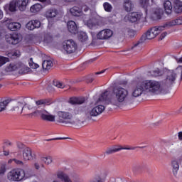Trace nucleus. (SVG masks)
<instances>
[{"label":"nucleus","mask_w":182,"mask_h":182,"mask_svg":"<svg viewBox=\"0 0 182 182\" xmlns=\"http://www.w3.org/2000/svg\"><path fill=\"white\" fill-rule=\"evenodd\" d=\"M142 82L146 94L159 95V93H163V85H161V82L154 80H147Z\"/></svg>","instance_id":"20e7f679"},{"label":"nucleus","mask_w":182,"mask_h":182,"mask_svg":"<svg viewBox=\"0 0 182 182\" xmlns=\"http://www.w3.org/2000/svg\"><path fill=\"white\" fill-rule=\"evenodd\" d=\"M5 171H6V169L4 168V166L1 167V168H0V174L1 175L5 174Z\"/></svg>","instance_id":"5fc2aeb1"},{"label":"nucleus","mask_w":182,"mask_h":182,"mask_svg":"<svg viewBox=\"0 0 182 182\" xmlns=\"http://www.w3.org/2000/svg\"><path fill=\"white\" fill-rule=\"evenodd\" d=\"M70 12L73 16H80V15H82V9L77 6H74L70 9Z\"/></svg>","instance_id":"cd10ccee"},{"label":"nucleus","mask_w":182,"mask_h":182,"mask_svg":"<svg viewBox=\"0 0 182 182\" xmlns=\"http://www.w3.org/2000/svg\"><path fill=\"white\" fill-rule=\"evenodd\" d=\"M11 112H21V113H22V112H23V107L22 106V103L18 102L17 104H16L14 108L11 109Z\"/></svg>","instance_id":"72a5a7b5"},{"label":"nucleus","mask_w":182,"mask_h":182,"mask_svg":"<svg viewBox=\"0 0 182 182\" xmlns=\"http://www.w3.org/2000/svg\"><path fill=\"white\" fill-rule=\"evenodd\" d=\"M22 41V36L19 34L14 33L10 37L6 38V42L10 45H18Z\"/></svg>","instance_id":"ddd939ff"},{"label":"nucleus","mask_w":182,"mask_h":182,"mask_svg":"<svg viewBox=\"0 0 182 182\" xmlns=\"http://www.w3.org/2000/svg\"><path fill=\"white\" fill-rule=\"evenodd\" d=\"M42 161H43L46 164H52V157L46 156L41 158Z\"/></svg>","instance_id":"58836bf2"},{"label":"nucleus","mask_w":182,"mask_h":182,"mask_svg":"<svg viewBox=\"0 0 182 182\" xmlns=\"http://www.w3.org/2000/svg\"><path fill=\"white\" fill-rule=\"evenodd\" d=\"M87 26H88V28H90V29H93V28H96V23H94L92 20H89L87 22Z\"/></svg>","instance_id":"37998d69"},{"label":"nucleus","mask_w":182,"mask_h":182,"mask_svg":"<svg viewBox=\"0 0 182 182\" xmlns=\"http://www.w3.org/2000/svg\"><path fill=\"white\" fill-rule=\"evenodd\" d=\"M177 25H182V17H179L176 19Z\"/></svg>","instance_id":"6e6d98bb"},{"label":"nucleus","mask_w":182,"mask_h":182,"mask_svg":"<svg viewBox=\"0 0 182 182\" xmlns=\"http://www.w3.org/2000/svg\"><path fill=\"white\" fill-rule=\"evenodd\" d=\"M78 39L80 42H86V41H87V34L83 31L80 32Z\"/></svg>","instance_id":"f704fd0d"},{"label":"nucleus","mask_w":182,"mask_h":182,"mask_svg":"<svg viewBox=\"0 0 182 182\" xmlns=\"http://www.w3.org/2000/svg\"><path fill=\"white\" fill-rule=\"evenodd\" d=\"M42 8H43L42 4H36L33 5V6H31V7L30 8V11L33 14H36V13L39 12L42 9Z\"/></svg>","instance_id":"c85d7f7f"},{"label":"nucleus","mask_w":182,"mask_h":182,"mask_svg":"<svg viewBox=\"0 0 182 182\" xmlns=\"http://www.w3.org/2000/svg\"><path fill=\"white\" fill-rule=\"evenodd\" d=\"M171 166L173 168V174L175 177H177V174L178 173V170L180 168V164H178V161L174 159L171 161Z\"/></svg>","instance_id":"b1692460"},{"label":"nucleus","mask_w":182,"mask_h":182,"mask_svg":"<svg viewBox=\"0 0 182 182\" xmlns=\"http://www.w3.org/2000/svg\"><path fill=\"white\" fill-rule=\"evenodd\" d=\"M147 95L146 92V88L144 87V84L142 82H139L136 84V87L134 89V91L132 92V96L134 97H139V96H141V95Z\"/></svg>","instance_id":"9b49d317"},{"label":"nucleus","mask_w":182,"mask_h":182,"mask_svg":"<svg viewBox=\"0 0 182 182\" xmlns=\"http://www.w3.org/2000/svg\"><path fill=\"white\" fill-rule=\"evenodd\" d=\"M28 65L31 69H38V68H39V65L33 63V60L32 58H30Z\"/></svg>","instance_id":"e433bc0d"},{"label":"nucleus","mask_w":182,"mask_h":182,"mask_svg":"<svg viewBox=\"0 0 182 182\" xmlns=\"http://www.w3.org/2000/svg\"><path fill=\"white\" fill-rule=\"evenodd\" d=\"M148 76H151L152 77H157V76H161V72L159 68H156V70L153 71L148 72Z\"/></svg>","instance_id":"473e14b6"},{"label":"nucleus","mask_w":182,"mask_h":182,"mask_svg":"<svg viewBox=\"0 0 182 182\" xmlns=\"http://www.w3.org/2000/svg\"><path fill=\"white\" fill-rule=\"evenodd\" d=\"M6 144H7L8 146H11L12 144L11 142H6Z\"/></svg>","instance_id":"338daca9"},{"label":"nucleus","mask_w":182,"mask_h":182,"mask_svg":"<svg viewBox=\"0 0 182 182\" xmlns=\"http://www.w3.org/2000/svg\"><path fill=\"white\" fill-rule=\"evenodd\" d=\"M57 177L58 179H56L53 182H72V180L69 177V175L63 172H59L57 174Z\"/></svg>","instance_id":"2eb2a0df"},{"label":"nucleus","mask_w":182,"mask_h":182,"mask_svg":"<svg viewBox=\"0 0 182 182\" xmlns=\"http://www.w3.org/2000/svg\"><path fill=\"white\" fill-rule=\"evenodd\" d=\"M53 38L52 36H49V35H46L44 37V42H46V43H50V42H52Z\"/></svg>","instance_id":"49530a36"},{"label":"nucleus","mask_w":182,"mask_h":182,"mask_svg":"<svg viewBox=\"0 0 182 182\" xmlns=\"http://www.w3.org/2000/svg\"><path fill=\"white\" fill-rule=\"evenodd\" d=\"M9 105H14V103H12V100H11L10 98L1 100V101L0 102V112H4L6 110V107Z\"/></svg>","instance_id":"4be33fe9"},{"label":"nucleus","mask_w":182,"mask_h":182,"mask_svg":"<svg viewBox=\"0 0 182 182\" xmlns=\"http://www.w3.org/2000/svg\"><path fill=\"white\" fill-rule=\"evenodd\" d=\"M58 15L57 9H50L46 13V18H55Z\"/></svg>","instance_id":"7c9ffc66"},{"label":"nucleus","mask_w":182,"mask_h":182,"mask_svg":"<svg viewBox=\"0 0 182 182\" xmlns=\"http://www.w3.org/2000/svg\"><path fill=\"white\" fill-rule=\"evenodd\" d=\"M17 8L18 5L16 4V0L11 1L9 4L4 6V9L10 12H16V11H18Z\"/></svg>","instance_id":"412c9836"},{"label":"nucleus","mask_w":182,"mask_h":182,"mask_svg":"<svg viewBox=\"0 0 182 182\" xmlns=\"http://www.w3.org/2000/svg\"><path fill=\"white\" fill-rule=\"evenodd\" d=\"M166 36H167V32L162 33L161 36L159 37V41H163V39H164V38Z\"/></svg>","instance_id":"603ef678"},{"label":"nucleus","mask_w":182,"mask_h":182,"mask_svg":"<svg viewBox=\"0 0 182 182\" xmlns=\"http://www.w3.org/2000/svg\"><path fill=\"white\" fill-rule=\"evenodd\" d=\"M18 70H19V75H26V73H29V72L31 70V68L25 65L21 61L11 63L6 68V72H14Z\"/></svg>","instance_id":"39448f33"},{"label":"nucleus","mask_w":182,"mask_h":182,"mask_svg":"<svg viewBox=\"0 0 182 182\" xmlns=\"http://www.w3.org/2000/svg\"><path fill=\"white\" fill-rule=\"evenodd\" d=\"M113 36V31L106 28L97 33L96 37H92L91 45H99V41H107Z\"/></svg>","instance_id":"423d86ee"},{"label":"nucleus","mask_w":182,"mask_h":182,"mask_svg":"<svg viewBox=\"0 0 182 182\" xmlns=\"http://www.w3.org/2000/svg\"><path fill=\"white\" fill-rule=\"evenodd\" d=\"M124 8L127 12H132V11H133L134 6H133V3H132L131 0H124Z\"/></svg>","instance_id":"bb28decb"},{"label":"nucleus","mask_w":182,"mask_h":182,"mask_svg":"<svg viewBox=\"0 0 182 182\" xmlns=\"http://www.w3.org/2000/svg\"><path fill=\"white\" fill-rule=\"evenodd\" d=\"M73 114L75 117H73ZM73 114L68 111H58L57 112V122L63 126H77V127L83 126V119H82L83 108L75 107Z\"/></svg>","instance_id":"f03ea898"},{"label":"nucleus","mask_w":182,"mask_h":182,"mask_svg":"<svg viewBox=\"0 0 182 182\" xmlns=\"http://www.w3.org/2000/svg\"><path fill=\"white\" fill-rule=\"evenodd\" d=\"M33 21V25L34 26V29L36 28H41V21L38 20H32Z\"/></svg>","instance_id":"de8ad7c7"},{"label":"nucleus","mask_w":182,"mask_h":182,"mask_svg":"<svg viewBox=\"0 0 182 182\" xmlns=\"http://www.w3.org/2000/svg\"><path fill=\"white\" fill-rule=\"evenodd\" d=\"M34 166H35V168H36V170H39V168H40L39 164L36 163V164H34Z\"/></svg>","instance_id":"bf43d9fd"},{"label":"nucleus","mask_w":182,"mask_h":182,"mask_svg":"<svg viewBox=\"0 0 182 182\" xmlns=\"http://www.w3.org/2000/svg\"><path fill=\"white\" fill-rule=\"evenodd\" d=\"M176 78H177V74L174 73V71L173 70H169L167 73L166 83L168 85H173V83L176 82Z\"/></svg>","instance_id":"f3484780"},{"label":"nucleus","mask_w":182,"mask_h":182,"mask_svg":"<svg viewBox=\"0 0 182 182\" xmlns=\"http://www.w3.org/2000/svg\"><path fill=\"white\" fill-rule=\"evenodd\" d=\"M3 153L5 156H9V151H3Z\"/></svg>","instance_id":"680f3d73"},{"label":"nucleus","mask_w":182,"mask_h":182,"mask_svg":"<svg viewBox=\"0 0 182 182\" xmlns=\"http://www.w3.org/2000/svg\"><path fill=\"white\" fill-rule=\"evenodd\" d=\"M67 28L70 33H73L74 35H76V33H77V25H76V23L75 21H68L67 23Z\"/></svg>","instance_id":"aec40b11"},{"label":"nucleus","mask_w":182,"mask_h":182,"mask_svg":"<svg viewBox=\"0 0 182 182\" xmlns=\"http://www.w3.org/2000/svg\"><path fill=\"white\" fill-rule=\"evenodd\" d=\"M64 2H75V0H64Z\"/></svg>","instance_id":"0e129e2a"},{"label":"nucleus","mask_w":182,"mask_h":182,"mask_svg":"<svg viewBox=\"0 0 182 182\" xmlns=\"http://www.w3.org/2000/svg\"><path fill=\"white\" fill-rule=\"evenodd\" d=\"M127 31L129 38H134V36L136 35V32H134V31L129 28H127Z\"/></svg>","instance_id":"a18cd8bd"},{"label":"nucleus","mask_w":182,"mask_h":182,"mask_svg":"<svg viewBox=\"0 0 182 182\" xmlns=\"http://www.w3.org/2000/svg\"><path fill=\"white\" fill-rule=\"evenodd\" d=\"M7 178L10 181H21L25 178V171L23 169H13L8 173Z\"/></svg>","instance_id":"0eeeda50"},{"label":"nucleus","mask_w":182,"mask_h":182,"mask_svg":"<svg viewBox=\"0 0 182 182\" xmlns=\"http://www.w3.org/2000/svg\"><path fill=\"white\" fill-rule=\"evenodd\" d=\"M128 97L129 90L122 87H114L111 92L109 91H105L98 97L96 102L98 105L87 112L86 116L87 119L92 120V117H96L99 114H102L109 105L119 106L120 103H125Z\"/></svg>","instance_id":"f257e3e1"},{"label":"nucleus","mask_w":182,"mask_h":182,"mask_svg":"<svg viewBox=\"0 0 182 182\" xmlns=\"http://www.w3.org/2000/svg\"><path fill=\"white\" fill-rule=\"evenodd\" d=\"M23 159L25 161H30L33 160V155H32V149L29 147L24 148L22 151Z\"/></svg>","instance_id":"4468645a"},{"label":"nucleus","mask_w":182,"mask_h":182,"mask_svg":"<svg viewBox=\"0 0 182 182\" xmlns=\"http://www.w3.org/2000/svg\"><path fill=\"white\" fill-rule=\"evenodd\" d=\"M65 138H55V139H50V140H63Z\"/></svg>","instance_id":"e2e57ef3"},{"label":"nucleus","mask_w":182,"mask_h":182,"mask_svg":"<svg viewBox=\"0 0 182 182\" xmlns=\"http://www.w3.org/2000/svg\"><path fill=\"white\" fill-rule=\"evenodd\" d=\"M42 66L44 70H49L53 66V63L50 60H46L43 62Z\"/></svg>","instance_id":"c756f323"},{"label":"nucleus","mask_w":182,"mask_h":182,"mask_svg":"<svg viewBox=\"0 0 182 182\" xmlns=\"http://www.w3.org/2000/svg\"><path fill=\"white\" fill-rule=\"evenodd\" d=\"M174 11L176 14H181L182 12V1L180 0H173Z\"/></svg>","instance_id":"393cba45"},{"label":"nucleus","mask_w":182,"mask_h":182,"mask_svg":"<svg viewBox=\"0 0 182 182\" xmlns=\"http://www.w3.org/2000/svg\"><path fill=\"white\" fill-rule=\"evenodd\" d=\"M5 22L7 23V28L10 31H15L17 29H21V23L14 22L11 19H7Z\"/></svg>","instance_id":"dca6fc26"},{"label":"nucleus","mask_w":182,"mask_h":182,"mask_svg":"<svg viewBox=\"0 0 182 182\" xmlns=\"http://www.w3.org/2000/svg\"><path fill=\"white\" fill-rule=\"evenodd\" d=\"M82 9H83L84 12H87V11H89L90 9L87 6H84L82 7Z\"/></svg>","instance_id":"4d7b16f0"},{"label":"nucleus","mask_w":182,"mask_h":182,"mask_svg":"<svg viewBox=\"0 0 182 182\" xmlns=\"http://www.w3.org/2000/svg\"><path fill=\"white\" fill-rule=\"evenodd\" d=\"M136 147H123L120 145H115L112 147L108 148L104 156L105 157L107 156H110V154H114V153H117V151H120V150H135Z\"/></svg>","instance_id":"9d476101"},{"label":"nucleus","mask_w":182,"mask_h":182,"mask_svg":"<svg viewBox=\"0 0 182 182\" xmlns=\"http://www.w3.org/2000/svg\"><path fill=\"white\" fill-rule=\"evenodd\" d=\"M53 85L54 86H55V87H58L60 89H63V87H65V85L59 81H53Z\"/></svg>","instance_id":"79ce46f5"},{"label":"nucleus","mask_w":182,"mask_h":182,"mask_svg":"<svg viewBox=\"0 0 182 182\" xmlns=\"http://www.w3.org/2000/svg\"><path fill=\"white\" fill-rule=\"evenodd\" d=\"M12 161H14V163H16V164H18V166H23V161L19 159H13Z\"/></svg>","instance_id":"8fccbe9b"},{"label":"nucleus","mask_w":182,"mask_h":182,"mask_svg":"<svg viewBox=\"0 0 182 182\" xmlns=\"http://www.w3.org/2000/svg\"><path fill=\"white\" fill-rule=\"evenodd\" d=\"M85 102H86V99H85V97H71L70 98L68 103H70V105H83Z\"/></svg>","instance_id":"5701e85b"},{"label":"nucleus","mask_w":182,"mask_h":182,"mask_svg":"<svg viewBox=\"0 0 182 182\" xmlns=\"http://www.w3.org/2000/svg\"><path fill=\"white\" fill-rule=\"evenodd\" d=\"M63 49L66 53H75L77 49V44L73 40H66L63 43Z\"/></svg>","instance_id":"1a4fd4ad"},{"label":"nucleus","mask_w":182,"mask_h":182,"mask_svg":"<svg viewBox=\"0 0 182 182\" xmlns=\"http://www.w3.org/2000/svg\"><path fill=\"white\" fill-rule=\"evenodd\" d=\"M161 15H163V9L160 8L152 9L150 11V18L152 21H159V19H161Z\"/></svg>","instance_id":"f8f14e48"},{"label":"nucleus","mask_w":182,"mask_h":182,"mask_svg":"<svg viewBox=\"0 0 182 182\" xmlns=\"http://www.w3.org/2000/svg\"><path fill=\"white\" fill-rule=\"evenodd\" d=\"M2 16H4V14H2V11L0 10V19H2Z\"/></svg>","instance_id":"69168bd1"},{"label":"nucleus","mask_w":182,"mask_h":182,"mask_svg":"<svg viewBox=\"0 0 182 182\" xmlns=\"http://www.w3.org/2000/svg\"><path fill=\"white\" fill-rule=\"evenodd\" d=\"M30 114L31 116H35V114H37V116L39 115L42 120H44L45 122H55L56 119V116L50 114L45 109L36 110Z\"/></svg>","instance_id":"6e6552de"},{"label":"nucleus","mask_w":182,"mask_h":182,"mask_svg":"<svg viewBox=\"0 0 182 182\" xmlns=\"http://www.w3.org/2000/svg\"><path fill=\"white\" fill-rule=\"evenodd\" d=\"M163 28L164 27H161V26L159 27L155 26L151 28L146 31V33L141 36L140 39L136 41V43H135L132 47H131V50H134L135 52H137V50L140 49L143 43H146L147 41L154 39V38H156V36H157V35H159V33H160L163 31Z\"/></svg>","instance_id":"7ed1b4c3"},{"label":"nucleus","mask_w":182,"mask_h":182,"mask_svg":"<svg viewBox=\"0 0 182 182\" xmlns=\"http://www.w3.org/2000/svg\"><path fill=\"white\" fill-rule=\"evenodd\" d=\"M164 7L166 14H167V15H170V14L173 12V6L171 5V1L168 0L166 1L164 3Z\"/></svg>","instance_id":"a878e982"},{"label":"nucleus","mask_w":182,"mask_h":182,"mask_svg":"<svg viewBox=\"0 0 182 182\" xmlns=\"http://www.w3.org/2000/svg\"><path fill=\"white\" fill-rule=\"evenodd\" d=\"M26 28L28 29V31H33L35 29V27L33 26V20L28 21L26 26Z\"/></svg>","instance_id":"ea45409f"},{"label":"nucleus","mask_w":182,"mask_h":182,"mask_svg":"<svg viewBox=\"0 0 182 182\" xmlns=\"http://www.w3.org/2000/svg\"><path fill=\"white\" fill-rule=\"evenodd\" d=\"M106 70H102L101 72H97V73H95V75H102V73H105V71Z\"/></svg>","instance_id":"052dcab7"},{"label":"nucleus","mask_w":182,"mask_h":182,"mask_svg":"<svg viewBox=\"0 0 182 182\" xmlns=\"http://www.w3.org/2000/svg\"><path fill=\"white\" fill-rule=\"evenodd\" d=\"M29 110H31V107H23V112L24 113H29Z\"/></svg>","instance_id":"864d4df0"},{"label":"nucleus","mask_w":182,"mask_h":182,"mask_svg":"<svg viewBox=\"0 0 182 182\" xmlns=\"http://www.w3.org/2000/svg\"><path fill=\"white\" fill-rule=\"evenodd\" d=\"M46 100H40L36 102L37 106H41V105H46Z\"/></svg>","instance_id":"3c124183"},{"label":"nucleus","mask_w":182,"mask_h":182,"mask_svg":"<svg viewBox=\"0 0 182 182\" xmlns=\"http://www.w3.org/2000/svg\"><path fill=\"white\" fill-rule=\"evenodd\" d=\"M32 173V170L31 169H28V173H26L24 171L25 176H24L23 178L26 179V178H29V177H32V173Z\"/></svg>","instance_id":"09e8293b"},{"label":"nucleus","mask_w":182,"mask_h":182,"mask_svg":"<svg viewBox=\"0 0 182 182\" xmlns=\"http://www.w3.org/2000/svg\"><path fill=\"white\" fill-rule=\"evenodd\" d=\"M16 4L17 5L18 9L21 12L26 11V6H28V4L29 3V0H15Z\"/></svg>","instance_id":"6ab92c4d"},{"label":"nucleus","mask_w":182,"mask_h":182,"mask_svg":"<svg viewBox=\"0 0 182 182\" xmlns=\"http://www.w3.org/2000/svg\"><path fill=\"white\" fill-rule=\"evenodd\" d=\"M9 61V58L0 56V66L5 65V63Z\"/></svg>","instance_id":"c03bdc74"},{"label":"nucleus","mask_w":182,"mask_h":182,"mask_svg":"<svg viewBox=\"0 0 182 182\" xmlns=\"http://www.w3.org/2000/svg\"><path fill=\"white\" fill-rule=\"evenodd\" d=\"M150 0H139V3L141 4V6L144 8L145 9V12H146L147 14V11H149L147 9V8H149V2Z\"/></svg>","instance_id":"c9c22d12"},{"label":"nucleus","mask_w":182,"mask_h":182,"mask_svg":"<svg viewBox=\"0 0 182 182\" xmlns=\"http://www.w3.org/2000/svg\"><path fill=\"white\" fill-rule=\"evenodd\" d=\"M141 18V14L137 12H133L128 15L127 19L129 22L134 23V22H139Z\"/></svg>","instance_id":"a211bd4d"},{"label":"nucleus","mask_w":182,"mask_h":182,"mask_svg":"<svg viewBox=\"0 0 182 182\" xmlns=\"http://www.w3.org/2000/svg\"><path fill=\"white\" fill-rule=\"evenodd\" d=\"M176 25H178L176 19V20H172V21H171L169 22H167L164 26H161V28H163V31H164L165 28L168 29V28H171V26H176Z\"/></svg>","instance_id":"2f4dec72"},{"label":"nucleus","mask_w":182,"mask_h":182,"mask_svg":"<svg viewBox=\"0 0 182 182\" xmlns=\"http://www.w3.org/2000/svg\"><path fill=\"white\" fill-rule=\"evenodd\" d=\"M103 6L106 12H112V7L110 4L105 2L104 3Z\"/></svg>","instance_id":"4c0bfd02"},{"label":"nucleus","mask_w":182,"mask_h":182,"mask_svg":"<svg viewBox=\"0 0 182 182\" xmlns=\"http://www.w3.org/2000/svg\"><path fill=\"white\" fill-rule=\"evenodd\" d=\"M178 137L179 140L182 141V132H178Z\"/></svg>","instance_id":"13d9d810"},{"label":"nucleus","mask_w":182,"mask_h":182,"mask_svg":"<svg viewBox=\"0 0 182 182\" xmlns=\"http://www.w3.org/2000/svg\"><path fill=\"white\" fill-rule=\"evenodd\" d=\"M178 63H182V58H181L178 60ZM176 72H178V73L181 74V80H182V65H179L177 68H176Z\"/></svg>","instance_id":"a19ab883"},{"label":"nucleus","mask_w":182,"mask_h":182,"mask_svg":"<svg viewBox=\"0 0 182 182\" xmlns=\"http://www.w3.org/2000/svg\"><path fill=\"white\" fill-rule=\"evenodd\" d=\"M40 2H46V0H38Z\"/></svg>","instance_id":"774afa93"}]
</instances>
